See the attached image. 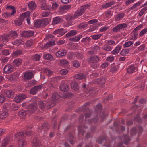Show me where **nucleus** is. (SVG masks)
<instances>
[{"mask_svg":"<svg viewBox=\"0 0 147 147\" xmlns=\"http://www.w3.org/2000/svg\"><path fill=\"white\" fill-rule=\"evenodd\" d=\"M31 132H30L29 134L28 133H26L25 131L24 132H20L15 135V138L18 139V144L19 147H24L25 146L26 144V141L22 138L23 136H29L32 135Z\"/></svg>","mask_w":147,"mask_h":147,"instance_id":"obj_1","label":"nucleus"},{"mask_svg":"<svg viewBox=\"0 0 147 147\" xmlns=\"http://www.w3.org/2000/svg\"><path fill=\"white\" fill-rule=\"evenodd\" d=\"M37 108L36 103L31 104L28 106V110L26 111L24 110H21L19 113L18 115L19 116L22 118H24L25 117L27 113H29L30 114L35 111Z\"/></svg>","mask_w":147,"mask_h":147,"instance_id":"obj_2","label":"nucleus"},{"mask_svg":"<svg viewBox=\"0 0 147 147\" xmlns=\"http://www.w3.org/2000/svg\"><path fill=\"white\" fill-rule=\"evenodd\" d=\"M88 7V5H86L82 7L75 12L73 17H72L71 16L69 15L67 16V18H69V20H71L74 18L78 17L79 16L82 15Z\"/></svg>","mask_w":147,"mask_h":147,"instance_id":"obj_3","label":"nucleus"},{"mask_svg":"<svg viewBox=\"0 0 147 147\" xmlns=\"http://www.w3.org/2000/svg\"><path fill=\"white\" fill-rule=\"evenodd\" d=\"M50 21V20L48 18L37 19L34 23V26L36 27H43L48 24Z\"/></svg>","mask_w":147,"mask_h":147,"instance_id":"obj_4","label":"nucleus"},{"mask_svg":"<svg viewBox=\"0 0 147 147\" xmlns=\"http://www.w3.org/2000/svg\"><path fill=\"white\" fill-rule=\"evenodd\" d=\"M100 61L99 57L94 55L91 57L89 59V62L91 66L94 68H96L98 66V63Z\"/></svg>","mask_w":147,"mask_h":147,"instance_id":"obj_5","label":"nucleus"},{"mask_svg":"<svg viewBox=\"0 0 147 147\" xmlns=\"http://www.w3.org/2000/svg\"><path fill=\"white\" fill-rule=\"evenodd\" d=\"M29 12H25L23 13L20 16L19 18H18L15 20V24L17 26H20L22 24V22L24 20V17L28 16L30 15Z\"/></svg>","mask_w":147,"mask_h":147,"instance_id":"obj_6","label":"nucleus"},{"mask_svg":"<svg viewBox=\"0 0 147 147\" xmlns=\"http://www.w3.org/2000/svg\"><path fill=\"white\" fill-rule=\"evenodd\" d=\"M7 8L10 10H12L11 13L7 12L2 14V16L3 17L7 18L10 17L12 15H14V14L16 13V10L14 7L11 6H7Z\"/></svg>","mask_w":147,"mask_h":147,"instance_id":"obj_7","label":"nucleus"},{"mask_svg":"<svg viewBox=\"0 0 147 147\" xmlns=\"http://www.w3.org/2000/svg\"><path fill=\"white\" fill-rule=\"evenodd\" d=\"M11 136H9L4 138L2 142H0V147H5L12 140Z\"/></svg>","mask_w":147,"mask_h":147,"instance_id":"obj_8","label":"nucleus"},{"mask_svg":"<svg viewBox=\"0 0 147 147\" xmlns=\"http://www.w3.org/2000/svg\"><path fill=\"white\" fill-rule=\"evenodd\" d=\"M127 24L126 23H123L117 25L116 26L113 28L112 30L113 32H116L121 29H122L127 27Z\"/></svg>","mask_w":147,"mask_h":147,"instance_id":"obj_9","label":"nucleus"},{"mask_svg":"<svg viewBox=\"0 0 147 147\" xmlns=\"http://www.w3.org/2000/svg\"><path fill=\"white\" fill-rule=\"evenodd\" d=\"M58 96V95L57 93H55L53 94L51 101L47 103L48 105H49V106H48V107L51 108L55 105V100Z\"/></svg>","mask_w":147,"mask_h":147,"instance_id":"obj_10","label":"nucleus"},{"mask_svg":"<svg viewBox=\"0 0 147 147\" xmlns=\"http://www.w3.org/2000/svg\"><path fill=\"white\" fill-rule=\"evenodd\" d=\"M26 97V95L23 94H19L16 95L15 98V101L17 103H19Z\"/></svg>","mask_w":147,"mask_h":147,"instance_id":"obj_11","label":"nucleus"},{"mask_svg":"<svg viewBox=\"0 0 147 147\" xmlns=\"http://www.w3.org/2000/svg\"><path fill=\"white\" fill-rule=\"evenodd\" d=\"M3 70L5 73L10 74L13 71L14 67L10 64H7L5 66Z\"/></svg>","mask_w":147,"mask_h":147,"instance_id":"obj_12","label":"nucleus"},{"mask_svg":"<svg viewBox=\"0 0 147 147\" xmlns=\"http://www.w3.org/2000/svg\"><path fill=\"white\" fill-rule=\"evenodd\" d=\"M67 32L66 29L63 28L57 30L53 32V34L55 35H57V36L59 35L62 36L64 34Z\"/></svg>","mask_w":147,"mask_h":147,"instance_id":"obj_13","label":"nucleus"},{"mask_svg":"<svg viewBox=\"0 0 147 147\" xmlns=\"http://www.w3.org/2000/svg\"><path fill=\"white\" fill-rule=\"evenodd\" d=\"M34 34V32L31 30L24 31L21 33L22 36L25 37H29L32 36Z\"/></svg>","mask_w":147,"mask_h":147,"instance_id":"obj_14","label":"nucleus"},{"mask_svg":"<svg viewBox=\"0 0 147 147\" xmlns=\"http://www.w3.org/2000/svg\"><path fill=\"white\" fill-rule=\"evenodd\" d=\"M66 51L63 49H59L56 53V56L58 57H61L66 55Z\"/></svg>","mask_w":147,"mask_h":147,"instance_id":"obj_15","label":"nucleus"},{"mask_svg":"<svg viewBox=\"0 0 147 147\" xmlns=\"http://www.w3.org/2000/svg\"><path fill=\"white\" fill-rule=\"evenodd\" d=\"M7 35L9 39L13 40L17 36L18 34L15 31H10Z\"/></svg>","mask_w":147,"mask_h":147,"instance_id":"obj_16","label":"nucleus"},{"mask_svg":"<svg viewBox=\"0 0 147 147\" xmlns=\"http://www.w3.org/2000/svg\"><path fill=\"white\" fill-rule=\"evenodd\" d=\"M141 3L142 2L140 1H138L130 8V10L134 11H137L139 9L138 6L141 4Z\"/></svg>","mask_w":147,"mask_h":147,"instance_id":"obj_17","label":"nucleus"},{"mask_svg":"<svg viewBox=\"0 0 147 147\" xmlns=\"http://www.w3.org/2000/svg\"><path fill=\"white\" fill-rule=\"evenodd\" d=\"M33 76V73L31 72H26L24 74V79L28 80L31 79Z\"/></svg>","mask_w":147,"mask_h":147,"instance_id":"obj_18","label":"nucleus"},{"mask_svg":"<svg viewBox=\"0 0 147 147\" xmlns=\"http://www.w3.org/2000/svg\"><path fill=\"white\" fill-rule=\"evenodd\" d=\"M63 21L62 18L60 16H57L53 18L52 22L53 24H55L61 22Z\"/></svg>","mask_w":147,"mask_h":147,"instance_id":"obj_19","label":"nucleus"},{"mask_svg":"<svg viewBox=\"0 0 147 147\" xmlns=\"http://www.w3.org/2000/svg\"><path fill=\"white\" fill-rule=\"evenodd\" d=\"M137 67L134 65H131L127 69V71L129 74H132L134 73Z\"/></svg>","mask_w":147,"mask_h":147,"instance_id":"obj_20","label":"nucleus"},{"mask_svg":"<svg viewBox=\"0 0 147 147\" xmlns=\"http://www.w3.org/2000/svg\"><path fill=\"white\" fill-rule=\"evenodd\" d=\"M121 47L118 45L115 48V49L111 51V53L113 55H116L118 54L121 49Z\"/></svg>","mask_w":147,"mask_h":147,"instance_id":"obj_21","label":"nucleus"},{"mask_svg":"<svg viewBox=\"0 0 147 147\" xmlns=\"http://www.w3.org/2000/svg\"><path fill=\"white\" fill-rule=\"evenodd\" d=\"M9 38L7 35H3L0 36V41L2 42L3 43H6L9 40Z\"/></svg>","mask_w":147,"mask_h":147,"instance_id":"obj_22","label":"nucleus"},{"mask_svg":"<svg viewBox=\"0 0 147 147\" xmlns=\"http://www.w3.org/2000/svg\"><path fill=\"white\" fill-rule=\"evenodd\" d=\"M59 64L62 66L67 67L69 65V62L66 59H61L60 61Z\"/></svg>","mask_w":147,"mask_h":147,"instance_id":"obj_23","label":"nucleus"},{"mask_svg":"<svg viewBox=\"0 0 147 147\" xmlns=\"http://www.w3.org/2000/svg\"><path fill=\"white\" fill-rule=\"evenodd\" d=\"M22 60L20 59H15L13 61L14 65L18 66L21 65L22 63Z\"/></svg>","mask_w":147,"mask_h":147,"instance_id":"obj_24","label":"nucleus"},{"mask_svg":"<svg viewBox=\"0 0 147 147\" xmlns=\"http://www.w3.org/2000/svg\"><path fill=\"white\" fill-rule=\"evenodd\" d=\"M60 89L61 90L64 92H66L69 90L68 86L65 84H61L60 86Z\"/></svg>","mask_w":147,"mask_h":147,"instance_id":"obj_25","label":"nucleus"},{"mask_svg":"<svg viewBox=\"0 0 147 147\" xmlns=\"http://www.w3.org/2000/svg\"><path fill=\"white\" fill-rule=\"evenodd\" d=\"M51 7V5L45 2L43 3L41 6V8L43 10H49Z\"/></svg>","mask_w":147,"mask_h":147,"instance_id":"obj_26","label":"nucleus"},{"mask_svg":"<svg viewBox=\"0 0 147 147\" xmlns=\"http://www.w3.org/2000/svg\"><path fill=\"white\" fill-rule=\"evenodd\" d=\"M8 113L7 112L2 111L0 112V119H3L5 118L8 116Z\"/></svg>","mask_w":147,"mask_h":147,"instance_id":"obj_27","label":"nucleus"},{"mask_svg":"<svg viewBox=\"0 0 147 147\" xmlns=\"http://www.w3.org/2000/svg\"><path fill=\"white\" fill-rule=\"evenodd\" d=\"M71 88L74 90H76L79 88V86L77 83L75 82H72L71 84Z\"/></svg>","mask_w":147,"mask_h":147,"instance_id":"obj_28","label":"nucleus"},{"mask_svg":"<svg viewBox=\"0 0 147 147\" xmlns=\"http://www.w3.org/2000/svg\"><path fill=\"white\" fill-rule=\"evenodd\" d=\"M138 34L134 32H132L130 34V36L129 37L131 40H136L138 37Z\"/></svg>","mask_w":147,"mask_h":147,"instance_id":"obj_29","label":"nucleus"},{"mask_svg":"<svg viewBox=\"0 0 147 147\" xmlns=\"http://www.w3.org/2000/svg\"><path fill=\"white\" fill-rule=\"evenodd\" d=\"M28 6L29 9L33 10L35 9L36 7V5L34 2H31L28 4Z\"/></svg>","mask_w":147,"mask_h":147,"instance_id":"obj_30","label":"nucleus"},{"mask_svg":"<svg viewBox=\"0 0 147 147\" xmlns=\"http://www.w3.org/2000/svg\"><path fill=\"white\" fill-rule=\"evenodd\" d=\"M32 147H40L39 141L37 138L34 139L32 142Z\"/></svg>","mask_w":147,"mask_h":147,"instance_id":"obj_31","label":"nucleus"},{"mask_svg":"<svg viewBox=\"0 0 147 147\" xmlns=\"http://www.w3.org/2000/svg\"><path fill=\"white\" fill-rule=\"evenodd\" d=\"M125 15L123 13L118 14L115 17V20L116 21H119L121 20L124 16Z\"/></svg>","mask_w":147,"mask_h":147,"instance_id":"obj_32","label":"nucleus"},{"mask_svg":"<svg viewBox=\"0 0 147 147\" xmlns=\"http://www.w3.org/2000/svg\"><path fill=\"white\" fill-rule=\"evenodd\" d=\"M77 34V32L75 30H72L66 34V36L67 37H69L70 36H73L76 35Z\"/></svg>","mask_w":147,"mask_h":147,"instance_id":"obj_33","label":"nucleus"},{"mask_svg":"<svg viewBox=\"0 0 147 147\" xmlns=\"http://www.w3.org/2000/svg\"><path fill=\"white\" fill-rule=\"evenodd\" d=\"M86 76L82 74H77L74 76V78L77 79H82L84 78Z\"/></svg>","mask_w":147,"mask_h":147,"instance_id":"obj_34","label":"nucleus"},{"mask_svg":"<svg viewBox=\"0 0 147 147\" xmlns=\"http://www.w3.org/2000/svg\"><path fill=\"white\" fill-rule=\"evenodd\" d=\"M6 94L7 96L10 98H12L13 96L14 93L11 90H8L6 92Z\"/></svg>","mask_w":147,"mask_h":147,"instance_id":"obj_35","label":"nucleus"},{"mask_svg":"<svg viewBox=\"0 0 147 147\" xmlns=\"http://www.w3.org/2000/svg\"><path fill=\"white\" fill-rule=\"evenodd\" d=\"M55 45V42L54 41H51L48 42L45 45V47L46 48H49Z\"/></svg>","mask_w":147,"mask_h":147,"instance_id":"obj_36","label":"nucleus"},{"mask_svg":"<svg viewBox=\"0 0 147 147\" xmlns=\"http://www.w3.org/2000/svg\"><path fill=\"white\" fill-rule=\"evenodd\" d=\"M82 37L81 35L76 36L70 39V40L74 42H77Z\"/></svg>","mask_w":147,"mask_h":147,"instance_id":"obj_37","label":"nucleus"},{"mask_svg":"<svg viewBox=\"0 0 147 147\" xmlns=\"http://www.w3.org/2000/svg\"><path fill=\"white\" fill-rule=\"evenodd\" d=\"M22 53V51L21 50H18L15 51L13 54V56L16 57L18 56L21 55Z\"/></svg>","mask_w":147,"mask_h":147,"instance_id":"obj_38","label":"nucleus"},{"mask_svg":"<svg viewBox=\"0 0 147 147\" xmlns=\"http://www.w3.org/2000/svg\"><path fill=\"white\" fill-rule=\"evenodd\" d=\"M44 57L45 59L48 60H51L53 58V57L51 55L49 54H45Z\"/></svg>","mask_w":147,"mask_h":147,"instance_id":"obj_39","label":"nucleus"},{"mask_svg":"<svg viewBox=\"0 0 147 147\" xmlns=\"http://www.w3.org/2000/svg\"><path fill=\"white\" fill-rule=\"evenodd\" d=\"M129 52V50L128 49H124L121 51L120 53L121 55L124 56L128 54Z\"/></svg>","mask_w":147,"mask_h":147,"instance_id":"obj_40","label":"nucleus"},{"mask_svg":"<svg viewBox=\"0 0 147 147\" xmlns=\"http://www.w3.org/2000/svg\"><path fill=\"white\" fill-rule=\"evenodd\" d=\"M113 3H114L113 2H110L103 4L102 5V7L105 8H106L110 7L111 5H113Z\"/></svg>","mask_w":147,"mask_h":147,"instance_id":"obj_41","label":"nucleus"},{"mask_svg":"<svg viewBox=\"0 0 147 147\" xmlns=\"http://www.w3.org/2000/svg\"><path fill=\"white\" fill-rule=\"evenodd\" d=\"M105 42L108 45H115L116 44L115 41L112 40H106L105 41Z\"/></svg>","mask_w":147,"mask_h":147,"instance_id":"obj_42","label":"nucleus"},{"mask_svg":"<svg viewBox=\"0 0 147 147\" xmlns=\"http://www.w3.org/2000/svg\"><path fill=\"white\" fill-rule=\"evenodd\" d=\"M147 10V7H146L142 9L139 13L138 15L140 17L142 16Z\"/></svg>","mask_w":147,"mask_h":147,"instance_id":"obj_43","label":"nucleus"},{"mask_svg":"<svg viewBox=\"0 0 147 147\" xmlns=\"http://www.w3.org/2000/svg\"><path fill=\"white\" fill-rule=\"evenodd\" d=\"M102 49L105 50L107 51H111L112 49V48L110 46L107 45H105L102 47Z\"/></svg>","mask_w":147,"mask_h":147,"instance_id":"obj_44","label":"nucleus"},{"mask_svg":"<svg viewBox=\"0 0 147 147\" xmlns=\"http://www.w3.org/2000/svg\"><path fill=\"white\" fill-rule=\"evenodd\" d=\"M41 54H36L32 57L33 59L34 60L39 61L41 57Z\"/></svg>","mask_w":147,"mask_h":147,"instance_id":"obj_45","label":"nucleus"},{"mask_svg":"<svg viewBox=\"0 0 147 147\" xmlns=\"http://www.w3.org/2000/svg\"><path fill=\"white\" fill-rule=\"evenodd\" d=\"M23 44V41L20 39L16 40L13 42V44L14 45L18 46L19 45Z\"/></svg>","mask_w":147,"mask_h":147,"instance_id":"obj_46","label":"nucleus"},{"mask_svg":"<svg viewBox=\"0 0 147 147\" xmlns=\"http://www.w3.org/2000/svg\"><path fill=\"white\" fill-rule=\"evenodd\" d=\"M71 7V5H68L60 7V10L61 11H63L64 10L69 9Z\"/></svg>","mask_w":147,"mask_h":147,"instance_id":"obj_47","label":"nucleus"},{"mask_svg":"<svg viewBox=\"0 0 147 147\" xmlns=\"http://www.w3.org/2000/svg\"><path fill=\"white\" fill-rule=\"evenodd\" d=\"M101 36V34H98L92 35L91 36L92 39L96 40L99 39Z\"/></svg>","mask_w":147,"mask_h":147,"instance_id":"obj_48","label":"nucleus"},{"mask_svg":"<svg viewBox=\"0 0 147 147\" xmlns=\"http://www.w3.org/2000/svg\"><path fill=\"white\" fill-rule=\"evenodd\" d=\"M72 64L73 66L77 68L80 66V64L79 62L76 60H74L72 62Z\"/></svg>","mask_w":147,"mask_h":147,"instance_id":"obj_49","label":"nucleus"},{"mask_svg":"<svg viewBox=\"0 0 147 147\" xmlns=\"http://www.w3.org/2000/svg\"><path fill=\"white\" fill-rule=\"evenodd\" d=\"M90 40V38L89 37H87L83 38L81 40V41L84 43H87L89 42Z\"/></svg>","mask_w":147,"mask_h":147,"instance_id":"obj_50","label":"nucleus"},{"mask_svg":"<svg viewBox=\"0 0 147 147\" xmlns=\"http://www.w3.org/2000/svg\"><path fill=\"white\" fill-rule=\"evenodd\" d=\"M133 44V42L132 41H129L125 42L124 45L125 47H128L130 46Z\"/></svg>","mask_w":147,"mask_h":147,"instance_id":"obj_51","label":"nucleus"},{"mask_svg":"<svg viewBox=\"0 0 147 147\" xmlns=\"http://www.w3.org/2000/svg\"><path fill=\"white\" fill-rule=\"evenodd\" d=\"M33 44V41L32 40H30L28 41L26 43V45L27 47H30L32 46Z\"/></svg>","mask_w":147,"mask_h":147,"instance_id":"obj_52","label":"nucleus"},{"mask_svg":"<svg viewBox=\"0 0 147 147\" xmlns=\"http://www.w3.org/2000/svg\"><path fill=\"white\" fill-rule=\"evenodd\" d=\"M39 107L42 109H44L45 107V105L44 103L41 101H40L38 103Z\"/></svg>","mask_w":147,"mask_h":147,"instance_id":"obj_53","label":"nucleus"},{"mask_svg":"<svg viewBox=\"0 0 147 147\" xmlns=\"http://www.w3.org/2000/svg\"><path fill=\"white\" fill-rule=\"evenodd\" d=\"M44 71L45 73L48 75H50L53 73L52 71L48 69H45Z\"/></svg>","mask_w":147,"mask_h":147,"instance_id":"obj_54","label":"nucleus"},{"mask_svg":"<svg viewBox=\"0 0 147 147\" xmlns=\"http://www.w3.org/2000/svg\"><path fill=\"white\" fill-rule=\"evenodd\" d=\"M147 32V28H145L142 30L140 33L139 35L140 36H142Z\"/></svg>","mask_w":147,"mask_h":147,"instance_id":"obj_55","label":"nucleus"},{"mask_svg":"<svg viewBox=\"0 0 147 147\" xmlns=\"http://www.w3.org/2000/svg\"><path fill=\"white\" fill-rule=\"evenodd\" d=\"M109 28L107 26H105L101 27L99 31L101 32H104L107 30Z\"/></svg>","mask_w":147,"mask_h":147,"instance_id":"obj_56","label":"nucleus"},{"mask_svg":"<svg viewBox=\"0 0 147 147\" xmlns=\"http://www.w3.org/2000/svg\"><path fill=\"white\" fill-rule=\"evenodd\" d=\"M1 53L5 55H7L10 53L9 51L7 50H4L1 51Z\"/></svg>","mask_w":147,"mask_h":147,"instance_id":"obj_57","label":"nucleus"},{"mask_svg":"<svg viewBox=\"0 0 147 147\" xmlns=\"http://www.w3.org/2000/svg\"><path fill=\"white\" fill-rule=\"evenodd\" d=\"M88 25L86 23H82L80 24L78 26L79 28H83L88 26Z\"/></svg>","mask_w":147,"mask_h":147,"instance_id":"obj_58","label":"nucleus"},{"mask_svg":"<svg viewBox=\"0 0 147 147\" xmlns=\"http://www.w3.org/2000/svg\"><path fill=\"white\" fill-rule=\"evenodd\" d=\"M51 13L49 11H44L42 13V15L43 17H45L48 16Z\"/></svg>","mask_w":147,"mask_h":147,"instance_id":"obj_59","label":"nucleus"},{"mask_svg":"<svg viewBox=\"0 0 147 147\" xmlns=\"http://www.w3.org/2000/svg\"><path fill=\"white\" fill-rule=\"evenodd\" d=\"M68 72V71L65 69H63L60 71V74L62 75H65L67 74Z\"/></svg>","mask_w":147,"mask_h":147,"instance_id":"obj_60","label":"nucleus"},{"mask_svg":"<svg viewBox=\"0 0 147 147\" xmlns=\"http://www.w3.org/2000/svg\"><path fill=\"white\" fill-rule=\"evenodd\" d=\"M30 93L33 94H35L37 92L36 89L34 87L32 88L30 91Z\"/></svg>","mask_w":147,"mask_h":147,"instance_id":"obj_61","label":"nucleus"},{"mask_svg":"<svg viewBox=\"0 0 147 147\" xmlns=\"http://www.w3.org/2000/svg\"><path fill=\"white\" fill-rule=\"evenodd\" d=\"M8 59L7 57H3L1 59V60L3 63L7 62L8 61Z\"/></svg>","mask_w":147,"mask_h":147,"instance_id":"obj_62","label":"nucleus"},{"mask_svg":"<svg viewBox=\"0 0 147 147\" xmlns=\"http://www.w3.org/2000/svg\"><path fill=\"white\" fill-rule=\"evenodd\" d=\"M98 22V20L97 19H93L90 20L88 22V23L89 24H93L96 23Z\"/></svg>","mask_w":147,"mask_h":147,"instance_id":"obj_63","label":"nucleus"},{"mask_svg":"<svg viewBox=\"0 0 147 147\" xmlns=\"http://www.w3.org/2000/svg\"><path fill=\"white\" fill-rule=\"evenodd\" d=\"M59 5L58 3H56V2H53L52 3V7L53 9H55L56 8H57L58 7Z\"/></svg>","mask_w":147,"mask_h":147,"instance_id":"obj_64","label":"nucleus"}]
</instances>
